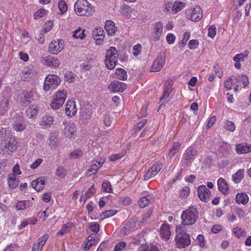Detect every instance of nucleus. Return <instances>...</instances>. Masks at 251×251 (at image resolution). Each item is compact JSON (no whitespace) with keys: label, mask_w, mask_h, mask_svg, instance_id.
Masks as SVG:
<instances>
[{"label":"nucleus","mask_w":251,"mask_h":251,"mask_svg":"<svg viewBox=\"0 0 251 251\" xmlns=\"http://www.w3.org/2000/svg\"><path fill=\"white\" fill-rule=\"evenodd\" d=\"M176 234L175 238L176 247L178 249H184L191 243L190 235L187 233L185 227L180 226H176Z\"/></svg>","instance_id":"f257e3e1"},{"label":"nucleus","mask_w":251,"mask_h":251,"mask_svg":"<svg viewBox=\"0 0 251 251\" xmlns=\"http://www.w3.org/2000/svg\"><path fill=\"white\" fill-rule=\"evenodd\" d=\"M74 11L78 16L91 17L95 13V9L87 0H77L74 5Z\"/></svg>","instance_id":"f03ea898"},{"label":"nucleus","mask_w":251,"mask_h":251,"mask_svg":"<svg viewBox=\"0 0 251 251\" xmlns=\"http://www.w3.org/2000/svg\"><path fill=\"white\" fill-rule=\"evenodd\" d=\"M199 216L197 208L191 205L188 209L184 210L181 214L182 224L183 226L192 225L195 223Z\"/></svg>","instance_id":"7ed1b4c3"},{"label":"nucleus","mask_w":251,"mask_h":251,"mask_svg":"<svg viewBox=\"0 0 251 251\" xmlns=\"http://www.w3.org/2000/svg\"><path fill=\"white\" fill-rule=\"evenodd\" d=\"M67 98V92L64 90H58L53 95L50 101V107L54 110L60 108Z\"/></svg>","instance_id":"20e7f679"},{"label":"nucleus","mask_w":251,"mask_h":251,"mask_svg":"<svg viewBox=\"0 0 251 251\" xmlns=\"http://www.w3.org/2000/svg\"><path fill=\"white\" fill-rule=\"evenodd\" d=\"M118 57L119 54L116 48L111 47L106 53L105 64L107 69L112 70L115 68L116 63L118 62Z\"/></svg>","instance_id":"39448f33"},{"label":"nucleus","mask_w":251,"mask_h":251,"mask_svg":"<svg viewBox=\"0 0 251 251\" xmlns=\"http://www.w3.org/2000/svg\"><path fill=\"white\" fill-rule=\"evenodd\" d=\"M38 93L34 89L29 91H25L20 95V102L23 106H26L33 102L35 100L38 98Z\"/></svg>","instance_id":"423d86ee"},{"label":"nucleus","mask_w":251,"mask_h":251,"mask_svg":"<svg viewBox=\"0 0 251 251\" xmlns=\"http://www.w3.org/2000/svg\"><path fill=\"white\" fill-rule=\"evenodd\" d=\"M60 83V79L59 76L55 75L49 74L45 78L43 89L45 91H48L50 89H54Z\"/></svg>","instance_id":"0eeeda50"},{"label":"nucleus","mask_w":251,"mask_h":251,"mask_svg":"<svg viewBox=\"0 0 251 251\" xmlns=\"http://www.w3.org/2000/svg\"><path fill=\"white\" fill-rule=\"evenodd\" d=\"M187 18L193 22H198L202 17V11L201 8L199 6L187 9L186 11Z\"/></svg>","instance_id":"6e6552de"},{"label":"nucleus","mask_w":251,"mask_h":251,"mask_svg":"<svg viewBox=\"0 0 251 251\" xmlns=\"http://www.w3.org/2000/svg\"><path fill=\"white\" fill-rule=\"evenodd\" d=\"M93 118V112L90 104H87L83 106L80 112L79 119L84 124L89 123Z\"/></svg>","instance_id":"1a4fd4ad"},{"label":"nucleus","mask_w":251,"mask_h":251,"mask_svg":"<svg viewBox=\"0 0 251 251\" xmlns=\"http://www.w3.org/2000/svg\"><path fill=\"white\" fill-rule=\"evenodd\" d=\"M163 164L159 161L154 163L144 176L145 180H149L156 176L163 168Z\"/></svg>","instance_id":"9d476101"},{"label":"nucleus","mask_w":251,"mask_h":251,"mask_svg":"<svg viewBox=\"0 0 251 251\" xmlns=\"http://www.w3.org/2000/svg\"><path fill=\"white\" fill-rule=\"evenodd\" d=\"M64 48V41L62 39L53 40L49 44V51L53 54H57Z\"/></svg>","instance_id":"9b49d317"},{"label":"nucleus","mask_w":251,"mask_h":251,"mask_svg":"<svg viewBox=\"0 0 251 251\" xmlns=\"http://www.w3.org/2000/svg\"><path fill=\"white\" fill-rule=\"evenodd\" d=\"M63 124L64 126L63 133L70 138H74L75 136L76 126L73 122H63Z\"/></svg>","instance_id":"f8f14e48"},{"label":"nucleus","mask_w":251,"mask_h":251,"mask_svg":"<svg viewBox=\"0 0 251 251\" xmlns=\"http://www.w3.org/2000/svg\"><path fill=\"white\" fill-rule=\"evenodd\" d=\"M197 191L198 197L201 201L207 202L210 200L211 193L205 185L199 186Z\"/></svg>","instance_id":"ddd939ff"},{"label":"nucleus","mask_w":251,"mask_h":251,"mask_svg":"<svg viewBox=\"0 0 251 251\" xmlns=\"http://www.w3.org/2000/svg\"><path fill=\"white\" fill-rule=\"evenodd\" d=\"M163 24L161 21H158L155 23L152 35L151 40L153 42L158 41L162 35L163 31Z\"/></svg>","instance_id":"4468645a"},{"label":"nucleus","mask_w":251,"mask_h":251,"mask_svg":"<svg viewBox=\"0 0 251 251\" xmlns=\"http://www.w3.org/2000/svg\"><path fill=\"white\" fill-rule=\"evenodd\" d=\"M165 63L166 58L164 55L157 56L151 67V72H157L160 71L164 66Z\"/></svg>","instance_id":"2eb2a0df"},{"label":"nucleus","mask_w":251,"mask_h":251,"mask_svg":"<svg viewBox=\"0 0 251 251\" xmlns=\"http://www.w3.org/2000/svg\"><path fill=\"white\" fill-rule=\"evenodd\" d=\"M77 111V108L75 101L72 100H68L65 105V114L68 117H72L76 114Z\"/></svg>","instance_id":"dca6fc26"},{"label":"nucleus","mask_w":251,"mask_h":251,"mask_svg":"<svg viewBox=\"0 0 251 251\" xmlns=\"http://www.w3.org/2000/svg\"><path fill=\"white\" fill-rule=\"evenodd\" d=\"M236 76L232 75L229 77L225 82L226 89L230 90L234 88L235 91H238V88L241 86V84H238Z\"/></svg>","instance_id":"f3484780"},{"label":"nucleus","mask_w":251,"mask_h":251,"mask_svg":"<svg viewBox=\"0 0 251 251\" xmlns=\"http://www.w3.org/2000/svg\"><path fill=\"white\" fill-rule=\"evenodd\" d=\"M126 88V85L119 81L112 82L108 86V89L112 92H122Z\"/></svg>","instance_id":"a211bd4d"},{"label":"nucleus","mask_w":251,"mask_h":251,"mask_svg":"<svg viewBox=\"0 0 251 251\" xmlns=\"http://www.w3.org/2000/svg\"><path fill=\"white\" fill-rule=\"evenodd\" d=\"M171 235V227L167 222L164 223L160 228V235L161 238L166 241L170 239Z\"/></svg>","instance_id":"6ab92c4d"},{"label":"nucleus","mask_w":251,"mask_h":251,"mask_svg":"<svg viewBox=\"0 0 251 251\" xmlns=\"http://www.w3.org/2000/svg\"><path fill=\"white\" fill-rule=\"evenodd\" d=\"M36 74L35 68L33 65L27 66L24 68L22 76L25 80L33 77Z\"/></svg>","instance_id":"aec40b11"},{"label":"nucleus","mask_w":251,"mask_h":251,"mask_svg":"<svg viewBox=\"0 0 251 251\" xmlns=\"http://www.w3.org/2000/svg\"><path fill=\"white\" fill-rule=\"evenodd\" d=\"M44 60L45 64L50 67L57 68L60 64L59 60L51 55L45 57Z\"/></svg>","instance_id":"412c9836"},{"label":"nucleus","mask_w":251,"mask_h":251,"mask_svg":"<svg viewBox=\"0 0 251 251\" xmlns=\"http://www.w3.org/2000/svg\"><path fill=\"white\" fill-rule=\"evenodd\" d=\"M197 154L196 149L193 146L189 147L185 151L183 154V158L186 161L193 160Z\"/></svg>","instance_id":"4be33fe9"},{"label":"nucleus","mask_w":251,"mask_h":251,"mask_svg":"<svg viewBox=\"0 0 251 251\" xmlns=\"http://www.w3.org/2000/svg\"><path fill=\"white\" fill-rule=\"evenodd\" d=\"M218 189L224 194L229 193L230 188L227 181L223 178L220 177L217 180Z\"/></svg>","instance_id":"5701e85b"},{"label":"nucleus","mask_w":251,"mask_h":251,"mask_svg":"<svg viewBox=\"0 0 251 251\" xmlns=\"http://www.w3.org/2000/svg\"><path fill=\"white\" fill-rule=\"evenodd\" d=\"M31 186L36 191H40L45 187V179L40 177L33 180L31 182Z\"/></svg>","instance_id":"b1692460"},{"label":"nucleus","mask_w":251,"mask_h":251,"mask_svg":"<svg viewBox=\"0 0 251 251\" xmlns=\"http://www.w3.org/2000/svg\"><path fill=\"white\" fill-rule=\"evenodd\" d=\"M48 238L49 235L47 234L42 236L38 239V242L33 244L31 251H41Z\"/></svg>","instance_id":"393cba45"},{"label":"nucleus","mask_w":251,"mask_h":251,"mask_svg":"<svg viewBox=\"0 0 251 251\" xmlns=\"http://www.w3.org/2000/svg\"><path fill=\"white\" fill-rule=\"evenodd\" d=\"M53 122L54 118L52 116L46 114L42 117L40 125L44 128H48L53 124Z\"/></svg>","instance_id":"a878e982"},{"label":"nucleus","mask_w":251,"mask_h":251,"mask_svg":"<svg viewBox=\"0 0 251 251\" xmlns=\"http://www.w3.org/2000/svg\"><path fill=\"white\" fill-rule=\"evenodd\" d=\"M236 151L238 154H244L251 151V145L246 143L238 144L236 145Z\"/></svg>","instance_id":"bb28decb"},{"label":"nucleus","mask_w":251,"mask_h":251,"mask_svg":"<svg viewBox=\"0 0 251 251\" xmlns=\"http://www.w3.org/2000/svg\"><path fill=\"white\" fill-rule=\"evenodd\" d=\"M104 28L109 35H114L117 31L115 23L112 21H107L105 22Z\"/></svg>","instance_id":"cd10ccee"},{"label":"nucleus","mask_w":251,"mask_h":251,"mask_svg":"<svg viewBox=\"0 0 251 251\" xmlns=\"http://www.w3.org/2000/svg\"><path fill=\"white\" fill-rule=\"evenodd\" d=\"M75 224L73 222H69L64 225L59 231L57 232V235L62 236L65 234L70 232L71 229L75 226Z\"/></svg>","instance_id":"c85d7f7f"},{"label":"nucleus","mask_w":251,"mask_h":251,"mask_svg":"<svg viewBox=\"0 0 251 251\" xmlns=\"http://www.w3.org/2000/svg\"><path fill=\"white\" fill-rule=\"evenodd\" d=\"M39 111V108L36 105H32L28 107L25 111V114L29 118H34L36 117Z\"/></svg>","instance_id":"c756f323"},{"label":"nucleus","mask_w":251,"mask_h":251,"mask_svg":"<svg viewBox=\"0 0 251 251\" xmlns=\"http://www.w3.org/2000/svg\"><path fill=\"white\" fill-rule=\"evenodd\" d=\"M249 201V197L245 193H238L236 195V201L238 204L246 205Z\"/></svg>","instance_id":"7c9ffc66"},{"label":"nucleus","mask_w":251,"mask_h":251,"mask_svg":"<svg viewBox=\"0 0 251 251\" xmlns=\"http://www.w3.org/2000/svg\"><path fill=\"white\" fill-rule=\"evenodd\" d=\"M182 145L179 142H175L173 143L172 148L169 151V156L172 158L178 152L179 149L181 147Z\"/></svg>","instance_id":"2f4dec72"},{"label":"nucleus","mask_w":251,"mask_h":251,"mask_svg":"<svg viewBox=\"0 0 251 251\" xmlns=\"http://www.w3.org/2000/svg\"><path fill=\"white\" fill-rule=\"evenodd\" d=\"M13 173L10 174L7 178V183L10 188L15 189L16 188V165L12 169Z\"/></svg>","instance_id":"473e14b6"},{"label":"nucleus","mask_w":251,"mask_h":251,"mask_svg":"<svg viewBox=\"0 0 251 251\" xmlns=\"http://www.w3.org/2000/svg\"><path fill=\"white\" fill-rule=\"evenodd\" d=\"M232 232L234 236L237 238H240L242 236H245L247 232L244 228H242L240 226H236L232 229Z\"/></svg>","instance_id":"72a5a7b5"},{"label":"nucleus","mask_w":251,"mask_h":251,"mask_svg":"<svg viewBox=\"0 0 251 251\" xmlns=\"http://www.w3.org/2000/svg\"><path fill=\"white\" fill-rule=\"evenodd\" d=\"M152 198V196L150 195L141 198L138 201L139 207L140 208L146 207L151 202Z\"/></svg>","instance_id":"f704fd0d"},{"label":"nucleus","mask_w":251,"mask_h":251,"mask_svg":"<svg viewBox=\"0 0 251 251\" xmlns=\"http://www.w3.org/2000/svg\"><path fill=\"white\" fill-rule=\"evenodd\" d=\"M245 175V170L241 169L232 175V180L235 183H239L243 179Z\"/></svg>","instance_id":"c9c22d12"},{"label":"nucleus","mask_w":251,"mask_h":251,"mask_svg":"<svg viewBox=\"0 0 251 251\" xmlns=\"http://www.w3.org/2000/svg\"><path fill=\"white\" fill-rule=\"evenodd\" d=\"M5 142L6 147L9 151L13 152L16 150V141L14 137H8Z\"/></svg>","instance_id":"e433bc0d"},{"label":"nucleus","mask_w":251,"mask_h":251,"mask_svg":"<svg viewBox=\"0 0 251 251\" xmlns=\"http://www.w3.org/2000/svg\"><path fill=\"white\" fill-rule=\"evenodd\" d=\"M105 160L106 158L104 157L100 158L99 160H94L91 162V166L98 171L102 166L103 164L105 161Z\"/></svg>","instance_id":"4c0bfd02"},{"label":"nucleus","mask_w":251,"mask_h":251,"mask_svg":"<svg viewBox=\"0 0 251 251\" xmlns=\"http://www.w3.org/2000/svg\"><path fill=\"white\" fill-rule=\"evenodd\" d=\"M115 75L117 78L122 80H126L127 78L126 72L122 68L116 69Z\"/></svg>","instance_id":"58836bf2"},{"label":"nucleus","mask_w":251,"mask_h":251,"mask_svg":"<svg viewBox=\"0 0 251 251\" xmlns=\"http://www.w3.org/2000/svg\"><path fill=\"white\" fill-rule=\"evenodd\" d=\"M98 243L96 240L91 236H88L87 238V242L85 244V246L83 247V250L85 251H88L91 247L96 245Z\"/></svg>","instance_id":"ea45409f"},{"label":"nucleus","mask_w":251,"mask_h":251,"mask_svg":"<svg viewBox=\"0 0 251 251\" xmlns=\"http://www.w3.org/2000/svg\"><path fill=\"white\" fill-rule=\"evenodd\" d=\"M8 100L3 98L0 101V115H3L7 110Z\"/></svg>","instance_id":"a19ab883"},{"label":"nucleus","mask_w":251,"mask_h":251,"mask_svg":"<svg viewBox=\"0 0 251 251\" xmlns=\"http://www.w3.org/2000/svg\"><path fill=\"white\" fill-rule=\"evenodd\" d=\"M138 251H159L158 247L154 245L142 244L139 248Z\"/></svg>","instance_id":"79ce46f5"},{"label":"nucleus","mask_w":251,"mask_h":251,"mask_svg":"<svg viewBox=\"0 0 251 251\" xmlns=\"http://www.w3.org/2000/svg\"><path fill=\"white\" fill-rule=\"evenodd\" d=\"M185 4L183 2H175L172 7V12L173 14H176L178 12L181 11L185 6Z\"/></svg>","instance_id":"37998d69"},{"label":"nucleus","mask_w":251,"mask_h":251,"mask_svg":"<svg viewBox=\"0 0 251 251\" xmlns=\"http://www.w3.org/2000/svg\"><path fill=\"white\" fill-rule=\"evenodd\" d=\"M237 82L241 84L242 83L244 87H246L249 83L248 77L244 75H242L236 76Z\"/></svg>","instance_id":"c03bdc74"},{"label":"nucleus","mask_w":251,"mask_h":251,"mask_svg":"<svg viewBox=\"0 0 251 251\" xmlns=\"http://www.w3.org/2000/svg\"><path fill=\"white\" fill-rule=\"evenodd\" d=\"M101 187L103 192L109 193L112 192V186L108 180H104L102 183Z\"/></svg>","instance_id":"a18cd8bd"},{"label":"nucleus","mask_w":251,"mask_h":251,"mask_svg":"<svg viewBox=\"0 0 251 251\" xmlns=\"http://www.w3.org/2000/svg\"><path fill=\"white\" fill-rule=\"evenodd\" d=\"M249 54V51L248 50H245L243 53H239L236 54L233 58V60L235 61H243L244 60L245 58H247Z\"/></svg>","instance_id":"49530a36"},{"label":"nucleus","mask_w":251,"mask_h":251,"mask_svg":"<svg viewBox=\"0 0 251 251\" xmlns=\"http://www.w3.org/2000/svg\"><path fill=\"white\" fill-rule=\"evenodd\" d=\"M190 189L188 186H184L179 191V196L181 199L186 198L190 194Z\"/></svg>","instance_id":"de8ad7c7"},{"label":"nucleus","mask_w":251,"mask_h":251,"mask_svg":"<svg viewBox=\"0 0 251 251\" xmlns=\"http://www.w3.org/2000/svg\"><path fill=\"white\" fill-rule=\"evenodd\" d=\"M118 212L117 210H108L103 212L101 214V217L102 219H106L111 217Z\"/></svg>","instance_id":"09e8293b"},{"label":"nucleus","mask_w":251,"mask_h":251,"mask_svg":"<svg viewBox=\"0 0 251 251\" xmlns=\"http://www.w3.org/2000/svg\"><path fill=\"white\" fill-rule=\"evenodd\" d=\"M224 127L226 129L231 132H233L235 130V124L228 120L225 122Z\"/></svg>","instance_id":"8fccbe9b"},{"label":"nucleus","mask_w":251,"mask_h":251,"mask_svg":"<svg viewBox=\"0 0 251 251\" xmlns=\"http://www.w3.org/2000/svg\"><path fill=\"white\" fill-rule=\"evenodd\" d=\"M84 31V29L78 28L74 32L73 36L76 39L79 38L82 39L85 36Z\"/></svg>","instance_id":"3c124183"},{"label":"nucleus","mask_w":251,"mask_h":251,"mask_svg":"<svg viewBox=\"0 0 251 251\" xmlns=\"http://www.w3.org/2000/svg\"><path fill=\"white\" fill-rule=\"evenodd\" d=\"M29 201H21L17 202V209L23 210L25 209L28 206Z\"/></svg>","instance_id":"603ef678"},{"label":"nucleus","mask_w":251,"mask_h":251,"mask_svg":"<svg viewBox=\"0 0 251 251\" xmlns=\"http://www.w3.org/2000/svg\"><path fill=\"white\" fill-rule=\"evenodd\" d=\"M96 189L94 185H92L88 190L86 191L84 195V201H86L87 199L91 197L96 193Z\"/></svg>","instance_id":"864d4df0"},{"label":"nucleus","mask_w":251,"mask_h":251,"mask_svg":"<svg viewBox=\"0 0 251 251\" xmlns=\"http://www.w3.org/2000/svg\"><path fill=\"white\" fill-rule=\"evenodd\" d=\"M53 22L52 21H48L43 26L42 29L44 33H47L50 31L53 27Z\"/></svg>","instance_id":"5fc2aeb1"},{"label":"nucleus","mask_w":251,"mask_h":251,"mask_svg":"<svg viewBox=\"0 0 251 251\" xmlns=\"http://www.w3.org/2000/svg\"><path fill=\"white\" fill-rule=\"evenodd\" d=\"M132 200L129 197H121L119 200V203L123 205H129L131 203Z\"/></svg>","instance_id":"6e6d98bb"},{"label":"nucleus","mask_w":251,"mask_h":251,"mask_svg":"<svg viewBox=\"0 0 251 251\" xmlns=\"http://www.w3.org/2000/svg\"><path fill=\"white\" fill-rule=\"evenodd\" d=\"M47 13V11L43 8L37 10L34 14V19L37 20L45 16Z\"/></svg>","instance_id":"4d7b16f0"},{"label":"nucleus","mask_w":251,"mask_h":251,"mask_svg":"<svg viewBox=\"0 0 251 251\" xmlns=\"http://www.w3.org/2000/svg\"><path fill=\"white\" fill-rule=\"evenodd\" d=\"M55 174L58 176H59L61 178H63L66 176L67 173L63 167L59 166L57 168Z\"/></svg>","instance_id":"13d9d810"},{"label":"nucleus","mask_w":251,"mask_h":251,"mask_svg":"<svg viewBox=\"0 0 251 251\" xmlns=\"http://www.w3.org/2000/svg\"><path fill=\"white\" fill-rule=\"evenodd\" d=\"M100 35H105V32L104 30L100 27H96L93 31V37H99Z\"/></svg>","instance_id":"bf43d9fd"},{"label":"nucleus","mask_w":251,"mask_h":251,"mask_svg":"<svg viewBox=\"0 0 251 251\" xmlns=\"http://www.w3.org/2000/svg\"><path fill=\"white\" fill-rule=\"evenodd\" d=\"M58 6L61 14H63L66 12L68 9L67 4L64 0H60L58 2Z\"/></svg>","instance_id":"052dcab7"},{"label":"nucleus","mask_w":251,"mask_h":251,"mask_svg":"<svg viewBox=\"0 0 251 251\" xmlns=\"http://www.w3.org/2000/svg\"><path fill=\"white\" fill-rule=\"evenodd\" d=\"M170 93V88L169 87H165L163 96L161 100L164 99V101L168 102L170 100V98H169Z\"/></svg>","instance_id":"680f3d73"},{"label":"nucleus","mask_w":251,"mask_h":251,"mask_svg":"<svg viewBox=\"0 0 251 251\" xmlns=\"http://www.w3.org/2000/svg\"><path fill=\"white\" fill-rule=\"evenodd\" d=\"M147 120L143 119L140 122L137 123L134 127V130L135 132L139 131L146 124Z\"/></svg>","instance_id":"e2e57ef3"},{"label":"nucleus","mask_w":251,"mask_h":251,"mask_svg":"<svg viewBox=\"0 0 251 251\" xmlns=\"http://www.w3.org/2000/svg\"><path fill=\"white\" fill-rule=\"evenodd\" d=\"M58 139L56 137L51 136L49 139V145L51 149H55L57 146Z\"/></svg>","instance_id":"0e129e2a"},{"label":"nucleus","mask_w":251,"mask_h":251,"mask_svg":"<svg viewBox=\"0 0 251 251\" xmlns=\"http://www.w3.org/2000/svg\"><path fill=\"white\" fill-rule=\"evenodd\" d=\"M126 243L125 242H120L115 245L114 251H122L126 248Z\"/></svg>","instance_id":"69168bd1"},{"label":"nucleus","mask_w":251,"mask_h":251,"mask_svg":"<svg viewBox=\"0 0 251 251\" xmlns=\"http://www.w3.org/2000/svg\"><path fill=\"white\" fill-rule=\"evenodd\" d=\"M208 36L209 37L213 38L216 34V28L214 25H210L208 29Z\"/></svg>","instance_id":"338daca9"},{"label":"nucleus","mask_w":251,"mask_h":251,"mask_svg":"<svg viewBox=\"0 0 251 251\" xmlns=\"http://www.w3.org/2000/svg\"><path fill=\"white\" fill-rule=\"evenodd\" d=\"M27 125L24 121H21L17 123V131H22L26 128Z\"/></svg>","instance_id":"774afa93"}]
</instances>
